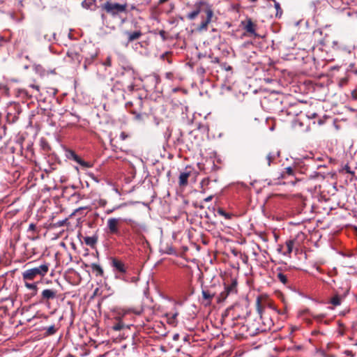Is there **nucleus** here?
Segmentation results:
<instances>
[{
  "label": "nucleus",
  "mask_w": 357,
  "mask_h": 357,
  "mask_svg": "<svg viewBox=\"0 0 357 357\" xmlns=\"http://www.w3.org/2000/svg\"><path fill=\"white\" fill-rule=\"evenodd\" d=\"M256 310L266 332L271 331L274 326L273 317L282 313L271 303L266 301H262L260 296L256 299Z\"/></svg>",
  "instance_id": "1"
},
{
  "label": "nucleus",
  "mask_w": 357,
  "mask_h": 357,
  "mask_svg": "<svg viewBox=\"0 0 357 357\" xmlns=\"http://www.w3.org/2000/svg\"><path fill=\"white\" fill-rule=\"evenodd\" d=\"M204 6L203 11L205 13L206 17L204 20H202L200 24L197 26V31L202 32L208 29V24L212 21L213 17V10L212 6L205 1H199L195 4L196 9L189 13L186 17L190 20H195L202 11L201 6Z\"/></svg>",
  "instance_id": "2"
},
{
  "label": "nucleus",
  "mask_w": 357,
  "mask_h": 357,
  "mask_svg": "<svg viewBox=\"0 0 357 357\" xmlns=\"http://www.w3.org/2000/svg\"><path fill=\"white\" fill-rule=\"evenodd\" d=\"M125 73H122L120 79L116 81V85H121L122 90L125 93H131L135 90V72L133 68L128 66L127 67H123Z\"/></svg>",
  "instance_id": "3"
},
{
  "label": "nucleus",
  "mask_w": 357,
  "mask_h": 357,
  "mask_svg": "<svg viewBox=\"0 0 357 357\" xmlns=\"http://www.w3.org/2000/svg\"><path fill=\"white\" fill-rule=\"evenodd\" d=\"M50 269V264L44 263L39 266L28 268L22 273L23 280H35L43 278L47 275Z\"/></svg>",
  "instance_id": "4"
},
{
  "label": "nucleus",
  "mask_w": 357,
  "mask_h": 357,
  "mask_svg": "<svg viewBox=\"0 0 357 357\" xmlns=\"http://www.w3.org/2000/svg\"><path fill=\"white\" fill-rule=\"evenodd\" d=\"M80 49L82 59H84V68L86 70L88 66H90L97 57L98 54V49L94 44L91 43L80 45Z\"/></svg>",
  "instance_id": "5"
},
{
  "label": "nucleus",
  "mask_w": 357,
  "mask_h": 357,
  "mask_svg": "<svg viewBox=\"0 0 357 357\" xmlns=\"http://www.w3.org/2000/svg\"><path fill=\"white\" fill-rule=\"evenodd\" d=\"M266 331L264 328L259 317L252 321H248L246 326H242V335L245 337H253L260 333H265Z\"/></svg>",
  "instance_id": "6"
},
{
  "label": "nucleus",
  "mask_w": 357,
  "mask_h": 357,
  "mask_svg": "<svg viewBox=\"0 0 357 357\" xmlns=\"http://www.w3.org/2000/svg\"><path fill=\"white\" fill-rule=\"evenodd\" d=\"M127 7V3L121 4L111 1H106L104 3L100 5V8L112 17H116L121 13H126Z\"/></svg>",
  "instance_id": "7"
},
{
  "label": "nucleus",
  "mask_w": 357,
  "mask_h": 357,
  "mask_svg": "<svg viewBox=\"0 0 357 357\" xmlns=\"http://www.w3.org/2000/svg\"><path fill=\"white\" fill-rule=\"evenodd\" d=\"M276 271L278 280L284 285L290 287L294 279L290 268L284 266L278 267Z\"/></svg>",
  "instance_id": "8"
},
{
  "label": "nucleus",
  "mask_w": 357,
  "mask_h": 357,
  "mask_svg": "<svg viewBox=\"0 0 357 357\" xmlns=\"http://www.w3.org/2000/svg\"><path fill=\"white\" fill-rule=\"evenodd\" d=\"M298 174V169L296 166L287 167L284 168L282 172L278 176V179H288L290 178H294L295 181H289L293 185H295L296 182L301 181V178L297 176Z\"/></svg>",
  "instance_id": "9"
},
{
  "label": "nucleus",
  "mask_w": 357,
  "mask_h": 357,
  "mask_svg": "<svg viewBox=\"0 0 357 357\" xmlns=\"http://www.w3.org/2000/svg\"><path fill=\"white\" fill-rule=\"evenodd\" d=\"M237 293V282L232 280L229 284H225L224 291H222L217 297L218 303L223 302L230 294H235Z\"/></svg>",
  "instance_id": "10"
},
{
  "label": "nucleus",
  "mask_w": 357,
  "mask_h": 357,
  "mask_svg": "<svg viewBox=\"0 0 357 357\" xmlns=\"http://www.w3.org/2000/svg\"><path fill=\"white\" fill-rule=\"evenodd\" d=\"M67 56L74 63L79 65L82 60L80 45H73L67 52Z\"/></svg>",
  "instance_id": "11"
},
{
  "label": "nucleus",
  "mask_w": 357,
  "mask_h": 357,
  "mask_svg": "<svg viewBox=\"0 0 357 357\" xmlns=\"http://www.w3.org/2000/svg\"><path fill=\"white\" fill-rule=\"evenodd\" d=\"M66 156L68 159L72 160L77 163L79 164L84 168H90L92 167V163L82 160L74 151L67 150L66 151Z\"/></svg>",
  "instance_id": "12"
},
{
  "label": "nucleus",
  "mask_w": 357,
  "mask_h": 357,
  "mask_svg": "<svg viewBox=\"0 0 357 357\" xmlns=\"http://www.w3.org/2000/svg\"><path fill=\"white\" fill-rule=\"evenodd\" d=\"M57 296L58 290L55 289H45L41 292L40 303H49L50 301L56 298Z\"/></svg>",
  "instance_id": "13"
},
{
  "label": "nucleus",
  "mask_w": 357,
  "mask_h": 357,
  "mask_svg": "<svg viewBox=\"0 0 357 357\" xmlns=\"http://www.w3.org/2000/svg\"><path fill=\"white\" fill-rule=\"evenodd\" d=\"M119 223H120L119 218H109L107 222L108 233L110 234L119 236L120 234Z\"/></svg>",
  "instance_id": "14"
},
{
  "label": "nucleus",
  "mask_w": 357,
  "mask_h": 357,
  "mask_svg": "<svg viewBox=\"0 0 357 357\" xmlns=\"http://www.w3.org/2000/svg\"><path fill=\"white\" fill-rule=\"evenodd\" d=\"M112 266L118 272L116 275H123L127 272L126 265L123 262L116 258H112Z\"/></svg>",
  "instance_id": "15"
},
{
  "label": "nucleus",
  "mask_w": 357,
  "mask_h": 357,
  "mask_svg": "<svg viewBox=\"0 0 357 357\" xmlns=\"http://www.w3.org/2000/svg\"><path fill=\"white\" fill-rule=\"evenodd\" d=\"M202 298L205 301L206 306L210 305L212 303L213 297L215 296V292L210 289H203L202 291Z\"/></svg>",
  "instance_id": "16"
},
{
  "label": "nucleus",
  "mask_w": 357,
  "mask_h": 357,
  "mask_svg": "<svg viewBox=\"0 0 357 357\" xmlns=\"http://www.w3.org/2000/svg\"><path fill=\"white\" fill-rule=\"evenodd\" d=\"M243 24L244 29L249 33L257 36L256 33V26L257 25L254 24L250 18L246 20L245 22H242Z\"/></svg>",
  "instance_id": "17"
},
{
  "label": "nucleus",
  "mask_w": 357,
  "mask_h": 357,
  "mask_svg": "<svg viewBox=\"0 0 357 357\" xmlns=\"http://www.w3.org/2000/svg\"><path fill=\"white\" fill-rule=\"evenodd\" d=\"M116 278L120 279L126 282L137 283L139 280V277L130 275V273L126 272L123 275H116Z\"/></svg>",
  "instance_id": "18"
},
{
  "label": "nucleus",
  "mask_w": 357,
  "mask_h": 357,
  "mask_svg": "<svg viewBox=\"0 0 357 357\" xmlns=\"http://www.w3.org/2000/svg\"><path fill=\"white\" fill-rule=\"evenodd\" d=\"M125 34L127 36V41L128 43H132L134 40H138L142 36V33L140 30L135 31L133 32L131 31H126Z\"/></svg>",
  "instance_id": "19"
},
{
  "label": "nucleus",
  "mask_w": 357,
  "mask_h": 357,
  "mask_svg": "<svg viewBox=\"0 0 357 357\" xmlns=\"http://www.w3.org/2000/svg\"><path fill=\"white\" fill-rule=\"evenodd\" d=\"M59 329V324H53L50 326L44 327L43 331H44L45 336H50L54 335Z\"/></svg>",
  "instance_id": "20"
},
{
  "label": "nucleus",
  "mask_w": 357,
  "mask_h": 357,
  "mask_svg": "<svg viewBox=\"0 0 357 357\" xmlns=\"http://www.w3.org/2000/svg\"><path fill=\"white\" fill-rule=\"evenodd\" d=\"M82 6L83 8L91 10H96L98 8L96 0H84L82 2Z\"/></svg>",
  "instance_id": "21"
},
{
  "label": "nucleus",
  "mask_w": 357,
  "mask_h": 357,
  "mask_svg": "<svg viewBox=\"0 0 357 357\" xmlns=\"http://www.w3.org/2000/svg\"><path fill=\"white\" fill-rule=\"evenodd\" d=\"M91 268L92 270V272L95 274L96 277H104L105 273L102 268L97 264L93 263L91 264Z\"/></svg>",
  "instance_id": "22"
},
{
  "label": "nucleus",
  "mask_w": 357,
  "mask_h": 357,
  "mask_svg": "<svg viewBox=\"0 0 357 357\" xmlns=\"http://www.w3.org/2000/svg\"><path fill=\"white\" fill-rule=\"evenodd\" d=\"M280 151H271L269 152L266 157V159L267 160V164L268 166H270L271 165V163L277 158L280 156Z\"/></svg>",
  "instance_id": "23"
},
{
  "label": "nucleus",
  "mask_w": 357,
  "mask_h": 357,
  "mask_svg": "<svg viewBox=\"0 0 357 357\" xmlns=\"http://www.w3.org/2000/svg\"><path fill=\"white\" fill-rule=\"evenodd\" d=\"M126 327H128V325L125 324L123 322L122 319L117 318L116 320V322L114 323V324L112 326L111 328L113 331H119L125 328Z\"/></svg>",
  "instance_id": "24"
},
{
  "label": "nucleus",
  "mask_w": 357,
  "mask_h": 357,
  "mask_svg": "<svg viewBox=\"0 0 357 357\" xmlns=\"http://www.w3.org/2000/svg\"><path fill=\"white\" fill-rule=\"evenodd\" d=\"M190 172H182L178 178V184L180 186H185L188 184V180Z\"/></svg>",
  "instance_id": "25"
},
{
  "label": "nucleus",
  "mask_w": 357,
  "mask_h": 357,
  "mask_svg": "<svg viewBox=\"0 0 357 357\" xmlns=\"http://www.w3.org/2000/svg\"><path fill=\"white\" fill-rule=\"evenodd\" d=\"M84 243L87 245L93 248L98 241L97 236H86L84 238Z\"/></svg>",
  "instance_id": "26"
},
{
  "label": "nucleus",
  "mask_w": 357,
  "mask_h": 357,
  "mask_svg": "<svg viewBox=\"0 0 357 357\" xmlns=\"http://www.w3.org/2000/svg\"><path fill=\"white\" fill-rule=\"evenodd\" d=\"M295 241V240H288L286 241L287 250L283 253L284 255H289L292 252Z\"/></svg>",
  "instance_id": "27"
},
{
  "label": "nucleus",
  "mask_w": 357,
  "mask_h": 357,
  "mask_svg": "<svg viewBox=\"0 0 357 357\" xmlns=\"http://www.w3.org/2000/svg\"><path fill=\"white\" fill-rule=\"evenodd\" d=\"M305 313L309 314L310 316H312L314 319H316L317 321L320 322L322 319L325 317V314H314L312 312H310L308 310H305L300 312L301 316L304 314Z\"/></svg>",
  "instance_id": "28"
},
{
  "label": "nucleus",
  "mask_w": 357,
  "mask_h": 357,
  "mask_svg": "<svg viewBox=\"0 0 357 357\" xmlns=\"http://www.w3.org/2000/svg\"><path fill=\"white\" fill-rule=\"evenodd\" d=\"M24 282V286L28 289H30V290H33L35 292H34V294H36L37 292V290H38V287H37V283L36 282H29L31 280H23Z\"/></svg>",
  "instance_id": "29"
},
{
  "label": "nucleus",
  "mask_w": 357,
  "mask_h": 357,
  "mask_svg": "<svg viewBox=\"0 0 357 357\" xmlns=\"http://www.w3.org/2000/svg\"><path fill=\"white\" fill-rule=\"evenodd\" d=\"M216 213L218 215L223 216L226 220L231 219L232 216L231 213L225 212V210L222 208H218L216 210Z\"/></svg>",
  "instance_id": "30"
},
{
  "label": "nucleus",
  "mask_w": 357,
  "mask_h": 357,
  "mask_svg": "<svg viewBox=\"0 0 357 357\" xmlns=\"http://www.w3.org/2000/svg\"><path fill=\"white\" fill-rule=\"evenodd\" d=\"M149 80L154 84V87H156L157 84L160 82V77L157 74H153L149 77Z\"/></svg>",
  "instance_id": "31"
},
{
  "label": "nucleus",
  "mask_w": 357,
  "mask_h": 357,
  "mask_svg": "<svg viewBox=\"0 0 357 357\" xmlns=\"http://www.w3.org/2000/svg\"><path fill=\"white\" fill-rule=\"evenodd\" d=\"M342 297L338 294H335L331 299V303L335 306L340 305L341 304Z\"/></svg>",
  "instance_id": "32"
},
{
  "label": "nucleus",
  "mask_w": 357,
  "mask_h": 357,
  "mask_svg": "<svg viewBox=\"0 0 357 357\" xmlns=\"http://www.w3.org/2000/svg\"><path fill=\"white\" fill-rule=\"evenodd\" d=\"M274 6L276 9V16H281L282 13V10L280 7V5L279 3V2L276 1H274Z\"/></svg>",
  "instance_id": "33"
},
{
  "label": "nucleus",
  "mask_w": 357,
  "mask_h": 357,
  "mask_svg": "<svg viewBox=\"0 0 357 357\" xmlns=\"http://www.w3.org/2000/svg\"><path fill=\"white\" fill-rule=\"evenodd\" d=\"M343 14L344 15H346L347 17H351L352 15H356L357 16V13H355V12H351L350 10H344L342 11Z\"/></svg>",
  "instance_id": "34"
},
{
  "label": "nucleus",
  "mask_w": 357,
  "mask_h": 357,
  "mask_svg": "<svg viewBox=\"0 0 357 357\" xmlns=\"http://www.w3.org/2000/svg\"><path fill=\"white\" fill-rule=\"evenodd\" d=\"M343 169L345 170L347 173L351 174L352 176H354V172L351 169L350 167L348 165H346Z\"/></svg>",
  "instance_id": "35"
},
{
  "label": "nucleus",
  "mask_w": 357,
  "mask_h": 357,
  "mask_svg": "<svg viewBox=\"0 0 357 357\" xmlns=\"http://www.w3.org/2000/svg\"><path fill=\"white\" fill-rule=\"evenodd\" d=\"M36 230V225L34 223H31L29 225L28 231H35Z\"/></svg>",
  "instance_id": "36"
},
{
  "label": "nucleus",
  "mask_w": 357,
  "mask_h": 357,
  "mask_svg": "<svg viewBox=\"0 0 357 357\" xmlns=\"http://www.w3.org/2000/svg\"><path fill=\"white\" fill-rule=\"evenodd\" d=\"M159 34H160V36L162 38L163 41L166 40V39H167V38H166V32L164 30L160 31Z\"/></svg>",
  "instance_id": "37"
},
{
  "label": "nucleus",
  "mask_w": 357,
  "mask_h": 357,
  "mask_svg": "<svg viewBox=\"0 0 357 357\" xmlns=\"http://www.w3.org/2000/svg\"><path fill=\"white\" fill-rule=\"evenodd\" d=\"M222 67L227 71L231 70L232 67L229 65H227L226 63L222 64Z\"/></svg>",
  "instance_id": "38"
},
{
  "label": "nucleus",
  "mask_w": 357,
  "mask_h": 357,
  "mask_svg": "<svg viewBox=\"0 0 357 357\" xmlns=\"http://www.w3.org/2000/svg\"><path fill=\"white\" fill-rule=\"evenodd\" d=\"M105 66H112V59L110 56H108L107 59H106V61L105 62Z\"/></svg>",
  "instance_id": "39"
},
{
  "label": "nucleus",
  "mask_w": 357,
  "mask_h": 357,
  "mask_svg": "<svg viewBox=\"0 0 357 357\" xmlns=\"http://www.w3.org/2000/svg\"><path fill=\"white\" fill-rule=\"evenodd\" d=\"M344 354L348 357H353L354 354L350 350H346L344 351Z\"/></svg>",
  "instance_id": "40"
},
{
  "label": "nucleus",
  "mask_w": 357,
  "mask_h": 357,
  "mask_svg": "<svg viewBox=\"0 0 357 357\" xmlns=\"http://www.w3.org/2000/svg\"><path fill=\"white\" fill-rule=\"evenodd\" d=\"M310 9L312 10L313 12H316V3L315 2H312L310 4Z\"/></svg>",
  "instance_id": "41"
},
{
  "label": "nucleus",
  "mask_w": 357,
  "mask_h": 357,
  "mask_svg": "<svg viewBox=\"0 0 357 357\" xmlns=\"http://www.w3.org/2000/svg\"><path fill=\"white\" fill-rule=\"evenodd\" d=\"M128 137V135L124 132H121L120 134V138L121 140H125Z\"/></svg>",
  "instance_id": "42"
},
{
  "label": "nucleus",
  "mask_w": 357,
  "mask_h": 357,
  "mask_svg": "<svg viewBox=\"0 0 357 357\" xmlns=\"http://www.w3.org/2000/svg\"><path fill=\"white\" fill-rule=\"evenodd\" d=\"M317 116V114L315 112H308L307 117L310 119H314Z\"/></svg>",
  "instance_id": "43"
},
{
  "label": "nucleus",
  "mask_w": 357,
  "mask_h": 357,
  "mask_svg": "<svg viewBox=\"0 0 357 357\" xmlns=\"http://www.w3.org/2000/svg\"><path fill=\"white\" fill-rule=\"evenodd\" d=\"M208 183H209L208 179H203V180L202 181V182H201L202 188H203V186H204V185H208Z\"/></svg>",
  "instance_id": "44"
},
{
  "label": "nucleus",
  "mask_w": 357,
  "mask_h": 357,
  "mask_svg": "<svg viewBox=\"0 0 357 357\" xmlns=\"http://www.w3.org/2000/svg\"><path fill=\"white\" fill-rule=\"evenodd\" d=\"M30 87L35 89L37 92H39V86L35 84H31Z\"/></svg>",
  "instance_id": "45"
},
{
  "label": "nucleus",
  "mask_w": 357,
  "mask_h": 357,
  "mask_svg": "<svg viewBox=\"0 0 357 357\" xmlns=\"http://www.w3.org/2000/svg\"><path fill=\"white\" fill-rule=\"evenodd\" d=\"M213 63H218L220 62V59L218 57H214L212 60Z\"/></svg>",
  "instance_id": "46"
},
{
  "label": "nucleus",
  "mask_w": 357,
  "mask_h": 357,
  "mask_svg": "<svg viewBox=\"0 0 357 357\" xmlns=\"http://www.w3.org/2000/svg\"><path fill=\"white\" fill-rule=\"evenodd\" d=\"M212 199V196H208V197L204 199V202H207Z\"/></svg>",
  "instance_id": "47"
},
{
  "label": "nucleus",
  "mask_w": 357,
  "mask_h": 357,
  "mask_svg": "<svg viewBox=\"0 0 357 357\" xmlns=\"http://www.w3.org/2000/svg\"><path fill=\"white\" fill-rule=\"evenodd\" d=\"M318 333H319V331L314 330V331H312V335H317Z\"/></svg>",
  "instance_id": "48"
},
{
  "label": "nucleus",
  "mask_w": 357,
  "mask_h": 357,
  "mask_svg": "<svg viewBox=\"0 0 357 357\" xmlns=\"http://www.w3.org/2000/svg\"><path fill=\"white\" fill-rule=\"evenodd\" d=\"M168 0H160L159 2L160 3H163L165 2H167Z\"/></svg>",
  "instance_id": "49"
},
{
  "label": "nucleus",
  "mask_w": 357,
  "mask_h": 357,
  "mask_svg": "<svg viewBox=\"0 0 357 357\" xmlns=\"http://www.w3.org/2000/svg\"><path fill=\"white\" fill-rule=\"evenodd\" d=\"M132 104V102H128L126 103V106L128 107V105H131Z\"/></svg>",
  "instance_id": "50"
},
{
  "label": "nucleus",
  "mask_w": 357,
  "mask_h": 357,
  "mask_svg": "<svg viewBox=\"0 0 357 357\" xmlns=\"http://www.w3.org/2000/svg\"><path fill=\"white\" fill-rule=\"evenodd\" d=\"M178 335H177V334L175 335L174 337V340H176L178 338Z\"/></svg>",
  "instance_id": "51"
},
{
  "label": "nucleus",
  "mask_w": 357,
  "mask_h": 357,
  "mask_svg": "<svg viewBox=\"0 0 357 357\" xmlns=\"http://www.w3.org/2000/svg\"><path fill=\"white\" fill-rule=\"evenodd\" d=\"M306 321H307V324H309L312 323L311 320H306Z\"/></svg>",
  "instance_id": "52"
},
{
  "label": "nucleus",
  "mask_w": 357,
  "mask_h": 357,
  "mask_svg": "<svg viewBox=\"0 0 357 357\" xmlns=\"http://www.w3.org/2000/svg\"><path fill=\"white\" fill-rule=\"evenodd\" d=\"M251 2H256L257 0H249Z\"/></svg>",
  "instance_id": "53"
},
{
  "label": "nucleus",
  "mask_w": 357,
  "mask_h": 357,
  "mask_svg": "<svg viewBox=\"0 0 357 357\" xmlns=\"http://www.w3.org/2000/svg\"><path fill=\"white\" fill-rule=\"evenodd\" d=\"M2 87H3V85L1 83H0V90L2 89Z\"/></svg>",
  "instance_id": "54"
},
{
  "label": "nucleus",
  "mask_w": 357,
  "mask_h": 357,
  "mask_svg": "<svg viewBox=\"0 0 357 357\" xmlns=\"http://www.w3.org/2000/svg\"><path fill=\"white\" fill-rule=\"evenodd\" d=\"M101 17H102V19H104V17H105V15H104V14H102Z\"/></svg>",
  "instance_id": "55"
},
{
  "label": "nucleus",
  "mask_w": 357,
  "mask_h": 357,
  "mask_svg": "<svg viewBox=\"0 0 357 357\" xmlns=\"http://www.w3.org/2000/svg\"><path fill=\"white\" fill-rule=\"evenodd\" d=\"M356 74H357V70L356 71Z\"/></svg>",
  "instance_id": "56"
}]
</instances>
